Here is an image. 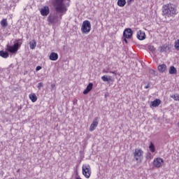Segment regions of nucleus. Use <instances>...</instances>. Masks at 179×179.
<instances>
[{"instance_id": "obj_1", "label": "nucleus", "mask_w": 179, "mask_h": 179, "mask_svg": "<svg viewBox=\"0 0 179 179\" xmlns=\"http://www.w3.org/2000/svg\"><path fill=\"white\" fill-rule=\"evenodd\" d=\"M52 2L56 13L50 14L48 17V22L52 24H55L62 19V15L66 13L68 8H66V5L64 0H52Z\"/></svg>"}, {"instance_id": "obj_2", "label": "nucleus", "mask_w": 179, "mask_h": 179, "mask_svg": "<svg viewBox=\"0 0 179 179\" xmlns=\"http://www.w3.org/2000/svg\"><path fill=\"white\" fill-rule=\"evenodd\" d=\"M178 14V10L173 4L168 3L162 6V16H164L165 19L176 17V15Z\"/></svg>"}, {"instance_id": "obj_3", "label": "nucleus", "mask_w": 179, "mask_h": 179, "mask_svg": "<svg viewBox=\"0 0 179 179\" xmlns=\"http://www.w3.org/2000/svg\"><path fill=\"white\" fill-rule=\"evenodd\" d=\"M22 45V39H19L15 43H14L13 45H6V50L8 51V52H10L11 54H16L17 51L19 50V48Z\"/></svg>"}, {"instance_id": "obj_4", "label": "nucleus", "mask_w": 179, "mask_h": 179, "mask_svg": "<svg viewBox=\"0 0 179 179\" xmlns=\"http://www.w3.org/2000/svg\"><path fill=\"white\" fill-rule=\"evenodd\" d=\"M90 30H92V24H90V21L85 20L81 26L82 33L83 34H87L90 33Z\"/></svg>"}, {"instance_id": "obj_5", "label": "nucleus", "mask_w": 179, "mask_h": 179, "mask_svg": "<svg viewBox=\"0 0 179 179\" xmlns=\"http://www.w3.org/2000/svg\"><path fill=\"white\" fill-rule=\"evenodd\" d=\"M133 155L136 162H141L143 157V150H142V149L136 148Z\"/></svg>"}, {"instance_id": "obj_6", "label": "nucleus", "mask_w": 179, "mask_h": 179, "mask_svg": "<svg viewBox=\"0 0 179 179\" xmlns=\"http://www.w3.org/2000/svg\"><path fill=\"white\" fill-rule=\"evenodd\" d=\"M83 174L85 176V178H90V176L92 174V170L90 169V165L84 164L82 167Z\"/></svg>"}, {"instance_id": "obj_7", "label": "nucleus", "mask_w": 179, "mask_h": 179, "mask_svg": "<svg viewBox=\"0 0 179 179\" xmlns=\"http://www.w3.org/2000/svg\"><path fill=\"white\" fill-rule=\"evenodd\" d=\"M164 163V160L163 159L160 157L155 158L153 161V166L157 169H160V167H162Z\"/></svg>"}, {"instance_id": "obj_8", "label": "nucleus", "mask_w": 179, "mask_h": 179, "mask_svg": "<svg viewBox=\"0 0 179 179\" xmlns=\"http://www.w3.org/2000/svg\"><path fill=\"white\" fill-rule=\"evenodd\" d=\"M132 29L131 28H127L123 32V37L125 38H132Z\"/></svg>"}, {"instance_id": "obj_9", "label": "nucleus", "mask_w": 179, "mask_h": 179, "mask_svg": "<svg viewBox=\"0 0 179 179\" xmlns=\"http://www.w3.org/2000/svg\"><path fill=\"white\" fill-rule=\"evenodd\" d=\"M97 125H99V118L96 117L94 119L92 123L91 124L90 131L93 132V131L97 128Z\"/></svg>"}, {"instance_id": "obj_10", "label": "nucleus", "mask_w": 179, "mask_h": 179, "mask_svg": "<svg viewBox=\"0 0 179 179\" xmlns=\"http://www.w3.org/2000/svg\"><path fill=\"white\" fill-rule=\"evenodd\" d=\"M40 12L42 16H48L50 14V7L45 6L41 9Z\"/></svg>"}, {"instance_id": "obj_11", "label": "nucleus", "mask_w": 179, "mask_h": 179, "mask_svg": "<svg viewBox=\"0 0 179 179\" xmlns=\"http://www.w3.org/2000/svg\"><path fill=\"white\" fill-rule=\"evenodd\" d=\"M136 37H137L138 40L143 41V40H145V38H146V34H145V32L139 30L137 32Z\"/></svg>"}, {"instance_id": "obj_12", "label": "nucleus", "mask_w": 179, "mask_h": 179, "mask_svg": "<svg viewBox=\"0 0 179 179\" xmlns=\"http://www.w3.org/2000/svg\"><path fill=\"white\" fill-rule=\"evenodd\" d=\"M159 51L160 52H167V51H170V46L167 44L163 45L159 47Z\"/></svg>"}, {"instance_id": "obj_13", "label": "nucleus", "mask_w": 179, "mask_h": 179, "mask_svg": "<svg viewBox=\"0 0 179 179\" xmlns=\"http://www.w3.org/2000/svg\"><path fill=\"white\" fill-rule=\"evenodd\" d=\"M93 89V83H90L86 89L83 91V94H87Z\"/></svg>"}, {"instance_id": "obj_14", "label": "nucleus", "mask_w": 179, "mask_h": 179, "mask_svg": "<svg viewBox=\"0 0 179 179\" xmlns=\"http://www.w3.org/2000/svg\"><path fill=\"white\" fill-rule=\"evenodd\" d=\"M49 59H50V61H57V59H58V53H55L54 52L50 53Z\"/></svg>"}, {"instance_id": "obj_15", "label": "nucleus", "mask_w": 179, "mask_h": 179, "mask_svg": "<svg viewBox=\"0 0 179 179\" xmlns=\"http://www.w3.org/2000/svg\"><path fill=\"white\" fill-rule=\"evenodd\" d=\"M158 71L159 72H166L167 71V66L164 64H159L158 66Z\"/></svg>"}, {"instance_id": "obj_16", "label": "nucleus", "mask_w": 179, "mask_h": 179, "mask_svg": "<svg viewBox=\"0 0 179 179\" xmlns=\"http://www.w3.org/2000/svg\"><path fill=\"white\" fill-rule=\"evenodd\" d=\"M162 103V101L160 99H155L151 102V106L152 107H159Z\"/></svg>"}, {"instance_id": "obj_17", "label": "nucleus", "mask_w": 179, "mask_h": 179, "mask_svg": "<svg viewBox=\"0 0 179 179\" xmlns=\"http://www.w3.org/2000/svg\"><path fill=\"white\" fill-rule=\"evenodd\" d=\"M36 46H37V42H36L34 40L29 42V48L31 50H34Z\"/></svg>"}, {"instance_id": "obj_18", "label": "nucleus", "mask_w": 179, "mask_h": 179, "mask_svg": "<svg viewBox=\"0 0 179 179\" xmlns=\"http://www.w3.org/2000/svg\"><path fill=\"white\" fill-rule=\"evenodd\" d=\"M169 72L170 75H176V73H177V69H176L174 66H172L170 67Z\"/></svg>"}, {"instance_id": "obj_19", "label": "nucleus", "mask_w": 179, "mask_h": 179, "mask_svg": "<svg viewBox=\"0 0 179 179\" xmlns=\"http://www.w3.org/2000/svg\"><path fill=\"white\" fill-rule=\"evenodd\" d=\"M0 57L2 58H8V57H9V52L7 51L1 50L0 51Z\"/></svg>"}, {"instance_id": "obj_20", "label": "nucleus", "mask_w": 179, "mask_h": 179, "mask_svg": "<svg viewBox=\"0 0 179 179\" xmlns=\"http://www.w3.org/2000/svg\"><path fill=\"white\" fill-rule=\"evenodd\" d=\"M127 3V0H118L117 5L120 6V8H124Z\"/></svg>"}, {"instance_id": "obj_21", "label": "nucleus", "mask_w": 179, "mask_h": 179, "mask_svg": "<svg viewBox=\"0 0 179 179\" xmlns=\"http://www.w3.org/2000/svg\"><path fill=\"white\" fill-rule=\"evenodd\" d=\"M29 99L31 100L32 103H36V101H37V96L36 94H30Z\"/></svg>"}, {"instance_id": "obj_22", "label": "nucleus", "mask_w": 179, "mask_h": 179, "mask_svg": "<svg viewBox=\"0 0 179 179\" xmlns=\"http://www.w3.org/2000/svg\"><path fill=\"white\" fill-rule=\"evenodd\" d=\"M1 26L5 29L8 26V20L6 19H3L0 22Z\"/></svg>"}, {"instance_id": "obj_23", "label": "nucleus", "mask_w": 179, "mask_h": 179, "mask_svg": "<svg viewBox=\"0 0 179 179\" xmlns=\"http://www.w3.org/2000/svg\"><path fill=\"white\" fill-rule=\"evenodd\" d=\"M149 149L150 152H152V153H155L156 152V148H155V144H153V143H150L149 145Z\"/></svg>"}, {"instance_id": "obj_24", "label": "nucleus", "mask_w": 179, "mask_h": 179, "mask_svg": "<svg viewBox=\"0 0 179 179\" xmlns=\"http://www.w3.org/2000/svg\"><path fill=\"white\" fill-rule=\"evenodd\" d=\"M101 79L103 80V82H110L111 80V76L107 77L106 76H103L101 77Z\"/></svg>"}, {"instance_id": "obj_25", "label": "nucleus", "mask_w": 179, "mask_h": 179, "mask_svg": "<svg viewBox=\"0 0 179 179\" xmlns=\"http://www.w3.org/2000/svg\"><path fill=\"white\" fill-rule=\"evenodd\" d=\"M178 96H179L178 94H175L173 95H170V98L173 99L175 101H178Z\"/></svg>"}, {"instance_id": "obj_26", "label": "nucleus", "mask_w": 179, "mask_h": 179, "mask_svg": "<svg viewBox=\"0 0 179 179\" xmlns=\"http://www.w3.org/2000/svg\"><path fill=\"white\" fill-rule=\"evenodd\" d=\"M175 48L176 50L179 51V39L176 42H175Z\"/></svg>"}, {"instance_id": "obj_27", "label": "nucleus", "mask_w": 179, "mask_h": 179, "mask_svg": "<svg viewBox=\"0 0 179 179\" xmlns=\"http://www.w3.org/2000/svg\"><path fill=\"white\" fill-rule=\"evenodd\" d=\"M148 50H150V51H155L156 50L155 48V46H153V45H148Z\"/></svg>"}, {"instance_id": "obj_28", "label": "nucleus", "mask_w": 179, "mask_h": 179, "mask_svg": "<svg viewBox=\"0 0 179 179\" xmlns=\"http://www.w3.org/2000/svg\"><path fill=\"white\" fill-rule=\"evenodd\" d=\"M149 73H150V75H154L155 76H156V71L153 69H150Z\"/></svg>"}, {"instance_id": "obj_29", "label": "nucleus", "mask_w": 179, "mask_h": 179, "mask_svg": "<svg viewBox=\"0 0 179 179\" xmlns=\"http://www.w3.org/2000/svg\"><path fill=\"white\" fill-rule=\"evenodd\" d=\"M43 83H39L38 84V86H37L38 90H40L41 89V87H43Z\"/></svg>"}, {"instance_id": "obj_30", "label": "nucleus", "mask_w": 179, "mask_h": 179, "mask_svg": "<svg viewBox=\"0 0 179 179\" xmlns=\"http://www.w3.org/2000/svg\"><path fill=\"white\" fill-rule=\"evenodd\" d=\"M41 69H42L41 66H36V71H38L41 70Z\"/></svg>"}, {"instance_id": "obj_31", "label": "nucleus", "mask_w": 179, "mask_h": 179, "mask_svg": "<svg viewBox=\"0 0 179 179\" xmlns=\"http://www.w3.org/2000/svg\"><path fill=\"white\" fill-rule=\"evenodd\" d=\"M128 38H124V41L126 44H128V40H127Z\"/></svg>"}, {"instance_id": "obj_32", "label": "nucleus", "mask_w": 179, "mask_h": 179, "mask_svg": "<svg viewBox=\"0 0 179 179\" xmlns=\"http://www.w3.org/2000/svg\"><path fill=\"white\" fill-rule=\"evenodd\" d=\"M150 87V85L148 83L145 87V89H149Z\"/></svg>"}, {"instance_id": "obj_33", "label": "nucleus", "mask_w": 179, "mask_h": 179, "mask_svg": "<svg viewBox=\"0 0 179 179\" xmlns=\"http://www.w3.org/2000/svg\"><path fill=\"white\" fill-rule=\"evenodd\" d=\"M55 87V84H52V85H51V88H52V89H54Z\"/></svg>"}, {"instance_id": "obj_34", "label": "nucleus", "mask_w": 179, "mask_h": 179, "mask_svg": "<svg viewBox=\"0 0 179 179\" xmlns=\"http://www.w3.org/2000/svg\"><path fill=\"white\" fill-rule=\"evenodd\" d=\"M131 2H132V0H127L128 5H129V3H131Z\"/></svg>"}, {"instance_id": "obj_35", "label": "nucleus", "mask_w": 179, "mask_h": 179, "mask_svg": "<svg viewBox=\"0 0 179 179\" xmlns=\"http://www.w3.org/2000/svg\"><path fill=\"white\" fill-rule=\"evenodd\" d=\"M112 73H113L114 75H117V73H115V71H112Z\"/></svg>"}, {"instance_id": "obj_36", "label": "nucleus", "mask_w": 179, "mask_h": 179, "mask_svg": "<svg viewBox=\"0 0 179 179\" xmlns=\"http://www.w3.org/2000/svg\"><path fill=\"white\" fill-rule=\"evenodd\" d=\"M105 73H108V71H103Z\"/></svg>"}, {"instance_id": "obj_37", "label": "nucleus", "mask_w": 179, "mask_h": 179, "mask_svg": "<svg viewBox=\"0 0 179 179\" xmlns=\"http://www.w3.org/2000/svg\"><path fill=\"white\" fill-rule=\"evenodd\" d=\"M109 73H113V71H109Z\"/></svg>"}, {"instance_id": "obj_38", "label": "nucleus", "mask_w": 179, "mask_h": 179, "mask_svg": "<svg viewBox=\"0 0 179 179\" xmlns=\"http://www.w3.org/2000/svg\"><path fill=\"white\" fill-rule=\"evenodd\" d=\"M178 101H179V95H178Z\"/></svg>"}]
</instances>
